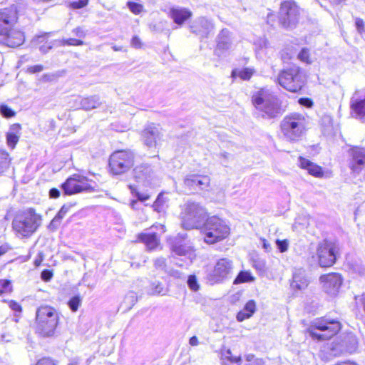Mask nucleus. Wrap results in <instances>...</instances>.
I'll list each match as a JSON object with an SVG mask.
<instances>
[{
  "label": "nucleus",
  "instance_id": "f257e3e1",
  "mask_svg": "<svg viewBox=\"0 0 365 365\" xmlns=\"http://www.w3.org/2000/svg\"><path fill=\"white\" fill-rule=\"evenodd\" d=\"M182 228H230L216 215L208 216L205 207L195 202H187L180 213Z\"/></svg>",
  "mask_w": 365,
  "mask_h": 365
},
{
  "label": "nucleus",
  "instance_id": "f03ea898",
  "mask_svg": "<svg viewBox=\"0 0 365 365\" xmlns=\"http://www.w3.org/2000/svg\"><path fill=\"white\" fill-rule=\"evenodd\" d=\"M18 19V9L16 5L0 9V43L15 48L24 43V32L15 27Z\"/></svg>",
  "mask_w": 365,
  "mask_h": 365
},
{
  "label": "nucleus",
  "instance_id": "7ed1b4c3",
  "mask_svg": "<svg viewBox=\"0 0 365 365\" xmlns=\"http://www.w3.org/2000/svg\"><path fill=\"white\" fill-rule=\"evenodd\" d=\"M341 328L342 324L338 319L324 315L316 318L307 329V333L315 341H325L336 336Z\"/></svg>",
  "mask_w": 365,
  "mask_h": 365
},
{
  "label": "nucleus",
  "instance_id": "20e7f679",
  "mask_svg": "<svg viewBox=\"0 0 365 365\" xmlns=\"http://www.w3.org/2000/svg\"><path fill=\"white\" fill-rule=\"evenodd\" d=\"M252 103L264 118H274L282 114L278 98L267 88L255 92L252 98Z\"/></svg>",
  "mask_w": 365,
  "mask_h": 365
},
{
  "label": "nucleus",
  "instance_id": "39448f33",
  "mask_svg": "<svg viewBox=\"0 0 365 365\" xmlns=\"http://www.w3.org/2000/svg\"><path fill=\"white\" fill-rule=\"evenodd\" d=\"M307 120L303 114L293 113L284 117L280 123V130L286 140L296 142L304 135Z\"/></svg>",
  "mask_w": 365,
  "mask_h": 365
},
{
  "label": "nucleus",
  "instance_id": "423d86ee",
  "mask_svg": "<svg viewBox=\"0 0 365 365\" xmlns=\"http://www.w3.org/2000/svg\"><path fill=\"white\" fill-rule=\"evenodd\" d=\"M59 322V314L49 305H41L36 310V324L37 331L43 337L53 335Z\"/></svg>",
  "mask_w": 365,
  "mask_h": 365
},
{
  "label": "nucleus",
  "instance_id": "0eeeda50",
  "mask_svg": "<svg viewBox=\"0 0 365 365\" xmlns=\"http://www.w3.org/2000/svg\"><path fill=\"white\" fill-rule=\"evenodd\" d=\"M339 251L340 248L337 243L324 240L318 244L314 257L320 267H331L336 263Z\"/></svg>",
  "mask_w": 365,
  "mask_h": 365
},
{
  "label": "nucleus",
  "instance_id": "6e6552de",
  "mask_svg": "<svg viewBox=\"0 0 365 365\" xmlns=\"http://www.w3.org/2000/svg\"><path fill=\"white\" fill-rule=\"evenodd\" d=\"M277 80L282 87L293 93L300 91L304 83V77L297 66L282 71Z\"/></svg>",
  "mask_w": 365,
  "mask_h": 365
},
{
  "label": "nucleus",
  "instance_id": "1a4fd4ad",
  "mask_svg": "<svg viewBox=\"0 0 365 365\" xmlns=\"http://www.w3.org/2000/svg\"><path fill=\"white\" fill-rule=\"evenodd\" d=\"M96 184L88 178L76 173L71 175L61 185L65 195H74L82 192H91L95 190Z\"/></svg>",
  "mask_w": 365,
  "mask_h": 365
},
{
  "label": "nucleus",
  "instance_id": "9d476101",
  "mask_svg": "<svg viewBox=\"0 0 365 365\" xmlns=\"http://www.w3.org/2000/svg\"><path fill=\"white\" fill-rule=\"evenodd\" d=\"M134 164V154L130 150H117L109 158V168L114 175L127 172Z\"/></svg>",
  "mask_w": 365,
  "mask_h": 365
},
{
  "label": "nucleus",
  "instance_id": "9b49d317",
  "mask_svg": "<svg viewBox=\"0 0 365 365\" xmlns=\"http://www.w3.org/2000/svg\"><path fill=\"white\" fill-rule=\"evenodd\" d=\"M299 8L291 1H285L281 4L279 12V21L282 27L293 29L299 19Z\"/></svg>",
  "mask_w": 365,
  "mask_h": 365
},
{
  "label": "nucleus",
  "instance_id": "f8f14e48",
  "mask_svg": "<svg viewBox=\"0 0 365 365\" xmlns=\"http://www.w3.org/2000/svg\"><path fill=\"white\" fill-rule=\"evenodd\" d=\"M350 115L356 120H365V87L357 89L352 94L350 101Z\"/></svg>",
  "mask_w": 365,
  "mask_h": 365
},
{
  "label": "nucleus",
  "instance_id": "ddd939ff",
  "mask_svg": "<svg viewBox=\"0 0 365 365\" xmlns=\"http://www.w3.org/2000/svg\"><path fill=\"white\" fill-rule=\"evenodd\" d=\"M41 220V216L31 208L15 217L12 228H38Z\"/></svg>",
  "mask_w": 365,
  "mask_h": 365
},
{
  "label": "nucleus",
  "instance_id": "4468645a",
  "mask_svg": "<svg viewBox=\"0 0 365 365\" xmlns=\"http://www.w3.org/2000/svg\"><path fill=\"white\" fill-rule=\"evenodd\" d=\"M133 176L136 182L145 187L155 186L158 180L152 168L147 164H142L133 169Z\"/></svg>",
  "mask_w": 365,
  "mask_h": 365
},
{
  "label": "nucleus",
  "instance_id": "2eb2a0df",
  "mask_svg": "<svg viewBox=\"0 0 365 365\" xmlns=\"http://www.w3.org/2000/svg\"><path fill=\"white\" fill-rule=\"evenodd\" d=\"M232 270V262L227 258H221L216 262L210 274V280L219 283L228 277Z\"/></svg>",
  "mask_w": 365,
  "mask_h": 365
},
{
  "label": "nucleus",
  "instance_id": "dca6fc26",
  "mask_svg": "<svg viewBox=\"0 0 365 365\" xmlns=\"http://www.w3.org/2000/svg\"><path fill=\"white\" fill-rule=\"evenodd\" d=\"M320 282L326 292L330 294L335 295L339 292L343 283L341 274L336 272H329L320 276Z\"/></svg>",
  "mask_w": 365,
  "mask_h": 365
},
{
  "label": "nucleus",
  "instance_id": "f3484780",
  "mask_svg": "<svg viewBox=\"0 0 365 365\" xmlns=\"http://www.w3.org/2000/svg\"><path fill=\"white\" fill-rule=\"evenodd\" d=\"M351 157L349 163L350 169L353 173H359L365 166V148L352 147L349 150Z\"/></svg>",
  "mask_w": 365,
  "mask_h": 365
},
{
  "label": "nucleus",
  "instance_id": "a211bd4d",
  "mask_svg": "<svg viewBox=\"0 0 365 365\" xmlns=\"http://www.w3.org/2000/svg\"><path fill=\"white\" fill-rule=\"evenodd\" d=\"M210 182V179L207 175H188L185 178L184 183L190 190L207 188Z\"/></svg>",
  "mask_w": 365,
  "mask_h": 365
},
{
  "label": "nucleus",
  "instance_id": "6ab92c4d",
  "mask_svg": "<svg viewBox=\"0 0 365 365\" xmlns=\"http://www.w3.org/2000/svg\"><path fill=\"white\" fill-rule=\"evenodd\" d=\"M309 280L304 270L297 269L292 275L290 287L294 292L302 291L308 287Z\"/></svg>",
  "mask_w": 365,
  "mask_h": 365
},
{
  "label": "nucleus",
  "instance_id": "aec40b11",
  "mask_svg": "<svg viewBox=\"0 0 365 365\" xmlns=\"http://www.w3.org/2000/svg\"><path fill=\"white\" fill-rule=\"evenodd\" d=\"M160 128L155 124L148 125L143 132V138L145 144L148 147L155 146L158 140H160Z\"/></svg>",
  "mask_w": 365,
  "mask_h": 365
},
{
  "label": "nucleus",
  "instance_id": "412c9836",
  "mask_svg": "<svg viewBox=\"0 0 365 365\" xmlns=\"http://www.w3.org/2000/svg\"><path fill=\"white\" fill-rule=\"evenodd\" d=\"M201 235L207 244H215L228 237V230H201Z\"/></svg>",
  "mask_w": 365,
  "mask_h": 365
},
{
  "label": "nucleus",
  "instance_id": "4be33fe9",
  "mask_svg": "<svg viewBox=\"0 0 365 365\" xmlns=\"http://www.w3.org/2000/svg\"><path fill=\"white\" fill-rule=\"evenodd\" d=\"M190 28L192 33L205 38L212 30L213 25L209 20L202 17L195 21Z\"/></svg>",
  "mask_w": 365,
  "mask_h": 365
},
{
  "label": "nucleus",
  "instance_id": "5701e85b",
  "mask_svg": "<svg viewBox=\"0 0 365 365\" xmlns=\"http://www.w3.org/2000/svg\"><path fill=\"white\" fill-rule=\"evenodd\" d=\"M298 163L299 167L307 170L309 175L319 178H321L324 176V170L322 168L310 161L309 160L303 157H299Z\"/></svg>",
  "mask_w": 365,
  "mask_h": 365
},
{
  "label": "nucleus",
  "instance_id": "b1692460",
  "mask_svg": "<svg viewBox=\"0 0 365 365\" xmlns=\"http://www.w3.org/2000/svg\"><path fill=\"white\" fill-rule=\"evenodd\" d=\"M138 241L143 242L148 251H153L157 249L160 245V238L155 232L145 233L142 232L138 235Z\"/></svg>",
  "mask_w": 365,
  "mask_h": 365
},
{
  "label": "nucleus",
  "instance_id": "393cba45",
  "mask_svg": "<svg viewBox=\"0 0 365 365\" xmlns=\"http://www.w3.org/2000/svg\"><path fill=\"white\" fill-rule=\"evenodd\" d=\"M191 16L192 13L189 9L182 7L171 8L169 11V16L178 25H182Z\"/></svg>",
  "mask_w": 365,
  "mask_h": 365
},
{
  "label": "nucleus",
  "instance_id": "a878e982",
  "mask_svg": "<svg viewBox=\"0 0 365 365\" xmlns=\"http://www.w3.org/2000/svg\"><path fill=\"white\" fill-rule=\"evenodd\" d=\"M232 43V41L230 31L226 29H222L217 36L216 52H223L229 50L231 48Z\"/></svg>",
  "mask_w": 365,
  "mask_h": 365
},
{
  "label": "nucleus",
  "instance_id": "bb28decb",
  "mask_svg": "<svg viewBox=\"0 0 365 365\" xmlns=\"http://www.w3.org/2000/svg\"><path fill=\"white\" fill-rule=\"evenodd\" d=\"M79 108L90 110L98 108L101 105V101L98 96L94 95L86 98H78L76 100Z\"/></svg>",
  "mask_w": 365,
  "mask_h": 365
},
{
  "label": "nucleus",
  "instance_id": "cd10ccee",
  "mask_svg": "<svg viewBox=\"0 0 365 365\" xmlns=\"http://www.w3.org/2000/svg\"><path fill=\"white\" fill-rule=\"evenodd\" d=\"M20 135L21 125L17 123L11 125L6 135L8 146L14 149L19 140Z\"/></svg>",
  "mask_w": 365,
  "mask_h": 365
},
{
  "label": "nucleus",
  "instance_id": "c85d7f7f",
  "mask_svg": "<svg viewBox=\"0 0 365 365\" xmlns=\"http://www.w3.org/2000/svg\"><path fill=\"white\" fill-rule=\"evenodd\" d=\"M256 311V303L253 299L249 300L243 309L237 313L236 319L238 322H243L250 318Z\"/></svg>",
  "mask_w": 365,
  "mask_h": 365
},
{
  "label": "nucleus",
  "instance_id": "c756f323",
  "mask_svg": "<svg viewBox=\"0 0 365 365\" xmlns=\"http://www.w3.org/2000/svg\"><path fill=\"white\" fill-rule=\"evenodd\" d=\"M221 365H230L228 362L232 364H240L241 362L240 356H234L230 349H225L221 351Z\"/></svg>",
  "mask_w": 365,
  "mask_h": 365
},
{
  "label": "nucleus",
  "instance_id": "7c9ffc66",
  "mask_svg": "<svg viewBox=\"0 0 365 365\" xmlns=\"http://www.w3.org/2000/svg\"><path fill=\"white\" fill-rule=\"evenodd\" d=\"M129 188L130 190V192L133 195H135L138 200H132L130 202V206L133 210H138L140 209V205L138 200L141 202L146 201L149 198V195L146 193H141L137 190V188L135 185H129Z\"/></svg>",
  "mask_w": 365,
  "mask_h": 365
},
{
  "label": "nucleus",
  "instance_id": "2f4dec72",
  "mask_svg": "<svg viewBox=\"0 0 365 365\" xmlns=\"http://www.w3.org/2000/svg\"><path fill=\"white\" fill-rule=\"evenodd\" d=\"M255 280V277L250 271H240L234 279V284H240L247 282H252Z\"/></svg>",
  "mask_w": 365,
  "mask_h": 365
},
{
  "label": "nucleus",
  "instance_id": "473e14b6",
  "mask_svg": "<svg viewBox=\"0 0 365 365\" xmlns=\"http://www.w3.org/2000/svg\"><path fill=\"white\" fill-rule=\"evenodd\" d=\"M254 73L255 70L251 68H245L241 70L235 69L232 71V76L233 78L238 76L244 81H247L250 79Z\"/></svg>",
  "mask_w": 365,
  "mask_h": 365
},
{
  "label": "nucleus",
  "instance_id": "72a5a7b5",
  "mask_svg": "<svg viewBox=\"0 0 365 365\" xmlns=\"http://www.w3.org/2000/svg\"><path fill=\"white\" fill-rule=\"evenodd\" d=\"M11 281L8 279H0V297L5 293H11L13 292Z\"/></svg>",
  "mask_w": 365,
  "mask_h": 365
},
{
  "label": "nucleus",
  "instance_id": "f704fd0d",
  "mask_svg": "<svg viewBox=\"0 0 365 365\" xmlns=\"http://www.w3.org/2000/svg\"><path fill=\"white\" fill-rule=\"evenodd\" d=\"M68 210V207L66 205H63L53 219V220L51 222L48 228H54L55 227H57L58 225V222H60V220L66 215Z\"/></svg>",
  "mask_w": 365,
  "mask_h": 365
},
{
  "label": "nucleus",
  "instance_id": "c9c22d12",
  "mask_svg": "<svg viewBox=\"0 0 365 365\" xmlns=\"http://www.w3.org/2000/svg\"><path fill=\"white\" fill-rule=\"evenodd\" d=\"M81 302L82 297L79 294H77L72 297L68 301V305L72 312H76L81 305Z\"/></svg>",
  "mask_w": 365,
  "mask_h": 365
},
{
  "label": "nucleus",
  "instance_id": "e433bc0d",
  "mask_svg": "<svg viewBox=\"0 0 365 365\" xmlns=\"http://www.w3.org/2000/svg\"><path fill=\"white\" fill-rule=\"evenodd\" d=\"M166 199L163 194H159L153 203V208L158 212H162L165 210Z\"/></svg>",
  "mask_w": 365,
  "mask_h": 365
},
{
  "label": "nucleus",
  "instance_id": "4c0bfd02",
  "mask_svg": "<svg viewBox=\"0 0 365 365\" xmlns=\"http://www.w3.org/2000/svg\"><path fill=\"white\" fill-rule=\"evenodd\" d=\"M245 365H264V361L262 359L256 357L254 354H250L245 356Z\"/></svg>",
  "mask_w": 365,
  "mask_h": 365
},
{
  "label": "nucleus",
  "instance_id": "58836bf2",
  "mask_svg": "<svg viewBox=\"0 0 365 365\" xmlns=\"http://www.w3.org/2000/svg\"><path fill=\"white\" fill-rule=\"evenodd\" d=\"M309 220L310 219L307 215H300L295 220L293 228H298L299 227H307L310 226Z\"/></svg>",
  "mask_w": 365,
  "mask_h": 365
},
{
  "label": "nucleus",
  "instance_id": "ea45409f",
  "mask_svg": "<svg viewBox=\"0 0 365 365\" xmlns=\"http://www.w3.org/2000/svg\"><path fill=\"white\" fill-rule=\"evenodd\" d=\"M10 163L9 155L7 152L0 150V173L6 168Z\"/></svg>",
  "mask_w": 365,
  "mask_h": 365
},
{
  "label": "nucleus",
  "instance_id": "a19ab883",
  "mask_svg": "<svg viewBox=\"0 0 365 365\" xmlns=\"http://www.w3.org/2000/svg\"><path fill=\"white\" fill-rule=\"evenodd\" d=\"M297 58L299 61L303 63H306L309 64L312 63V60L310 58L309 51L307 48H303L300 52L298 53Z\"/></svg>",
  "mask_w": 365,
  "mask_h": 365
},
{
  "label": "nucleus",
  "instance_id": "79ce46f5",
  "mask_svg": "<svg viewBox=\"0 0 365 365\" xmlns=\"http://www.w3.org/2000/svg\"><path fill=\"white\" fill-rule=\"evenodd\" d=\"M0 113L4 118H11L15 115V112L7 105L1 104L0 106Z\"/></svg>",
  "mask_w": 365,
  "mask_h": 365
},
{
  "label": "nucleus",
  "instance_id": "37998d69",
  "mask_svg": "<svg viewBox=\"0 0 365 365\" xmlns=\"http://www.w3.org/2000/svg\"><path fill=\"white\" fill-rule=\"evenodd\" d=\"M127 6L130 11L135 14H139L143 9V5L136 2L128 1Z\"/></svg>",
  "mask_w": 365,
  "mask_h": 365
},
{
  "label": "nucleus",
  "instance_id": "c03bdc74",
  "mask_svg": "<svg viewBox=\"0 0 365 365\" xmlns=\"http://www.w3.org/2000/svg\"><path fill=\"white\" fill-rule=\"evenodd\" d=\"M88 0H68L70 7L74 9H81L88 4Z\"/></svg>",
  "mask_w": 365,
  "mask_h": 365
},
{
  "label": "nucleus",
  "instance_id": "a18cd8bd",
  "mask_svg": "<svg viewBox=\"0 0 365 365\" xmlns=\"http://www.w3.org/2000/svg\"><path fill=\"white\" fill-rule=\"evenodd\" d=\"M275 242H276L277 248L279 249L280 252H284L287 251V250L289 248V242L287 239H283V240L277 239Z\"/></svg>",
  "mask_w": 365,
  "mask_h": 365
},
{
  "label": "nucleus",
  "instance_id": "49530a36",
  "mask_svg": "<svg viewBox=\"0 0 365 365\" xmlns=\"http://www.w3.org/2000/svg\"><path fill=\"white\" fill-rule=\"evenodd\" d=\"M187 284L190 289L192 291H197L199 289V284L197 278L195 275H190L187 280Z\"/></svg>",
  "mask_w": 365,
  "mask_h": 365
},
{
  "label": "nucleus",
  "instance_id": "de8ad7c7",
  "mask_svg": "<svg viewBox=\"0 0 365 365\" xmlns=\"http://www.w3.org/2000/svg\"><path fill=\"white\" fill-rule=\"evenodd\" d=\"M51 34H52L51 32H48V33H42L41 34L36 35L34 38L33 42L36 44L43 43V42L46 41L48 38V37L51 36Z\"/></svg>",
  "mask_w": 365,
  "mask_h": 365
},
{
  "label": "nucleus",
  "instance_id": "09e8293b",
  "mask_svg": "<svg viewBox=\"0 0 365 365\" xmlns=\"http://www.w3.org/2000/svg\"><path fill=\"white\" fill-rule=\"evenodd\" d=\"M34 365H57L56 361L48 356L39 359Z\"/></svg>",
  "mask_w": 365,
  "mask_h": 365
},
{
  "label": "nucleus",
  "instance_id": "8fccbe9b",
  "mask_svg": "<svg viewBox=\"0 0 365 365\" xmlns=\"http://www.w3.org/2000/svg\"><path fill=\"white\" fill-rule=\"evenodd\" d=\"M4 301L7 302L9 307L11 308V310L16 312H21L23 311L22 306L18 302L15 300Z\"/></svg>",
  "mask_w": 365,
  "mask_h": 365
},
{
  "label": "nucleus",
  "instance_id": "3c124183",
  "mask_svg": "<svg viewBox=\"0 0 365 365\" xmlns=\"http://www.w3.org/2000/svg\"><path fill=\"white\" fill-rule=\"evenodd\" d=\"M63 45H68V46H81L83 44V41L81 39H76L73 38H70L68 39H63Z\"/></svg>",
  "mask_w": 365,
  "mask_h": 365
},
{
  "label": "nucleus",
  "instance_id": "603ef678",
  "mask_svg": "<svg viewBox=\"0 0 365 365\" xmlns=\"http://www.w3.org/2000/svg\"><path fill=\"white\" fill-rule=\"evenodd\" d=\"M53 276V272L51 269H45L41 272V277L44 282H49Z\"/></svg>",
  "mask_w": 365,
  "mask_h": 365
},
{
  "label": "nucleus",
  "instance_id": "864d4df0",
  "mask_svg": "<svg viewBox=\"0 0 365 365\" xmlns=\"http://www.w3.org/2000/svg\"><path fill=\"white\" fill-rule=\"evenodd\" d=\"M44 254L43 252H38L36 259L34 261V264L36 267H38L42 264L43 261L44 260Z\"/></svg>",
  "mask_w": 365,
  "mask_h": 365
},
{
  "label": "nucleus",
  "instance_id": "5fc2aeb1",
  "mask_svg": "<svg viewBox=\"0 0 365 365\" xmlns=\"http://www.w3.org/2000/svg\"><path fill=\"white\" fill-rule=\"evenodd\" d=\"M299 103L307 108H311L313 106V101L309 98H299Z\"/></svg>",
  "mask_w": 365,
  "mask_h": 365
},
{
  "label": "nucleus",
  "instance_id": "6e6d98bb",
  "mask_svg": "<svg viewBox=\"0 0 365 365\" xmlns=\"http://www.w3.org/2000/svg\"><path fill=\"white\" fill-rule=\"evenodd\" d=\"M72 32L78 38H84L86 36V31L82 27H77L74 29Z\"/></svg>",
  "mask_w": 365,
  "mask_h": 365
},
{
  "label": "nucleus",
  "instance_id": "4d7b16f0",
  "mask_svg": "<svg viewBox=\"0 0 365 365\" xmlns=\"http://www.w3.org/2000/svg\"><path fill=\"white\" fill-rule=\"evenodd\" d=\"M17 230L16 235L20 237V236H29V235H31L36 230H25V229H23V230Z\"/></svg>",
  "mask_w": 365,
  "mask_h": 365
},
{
  "label": "nucleus",
  "instance_id": "13d9d810",
  "mask_svg": "<svg viewBox=\"0 0 365 365\" xmlns=\"http://www.w3.org/2000/svg\"><path fill=\"white\" fill-rule=\"evenodd\" d=\"M43 66L42 65H35L28 68V71L31 73H35L42 71Z\"/></svg>",
  "mask_w": 365,
  "mask_h": 365
},
{
  "label": "nucleus",
  "instance_id": "bf43d9fd",
  "mask_svg": "<svg viewBox=\"0 0 365 365\" xmlns=\"http://www.w3.org/2000/svg\"><path fill=\"white\" fill-rule=\"evenodd\" d=\"M333 365H359L357 362L352 360H344L336 362Z\"/></svg>",
  "mask_w": 365,
  "mask_h": 365
},
{
  "label": "nucleus",
  "instance_id": "052dcab7",
  "mask_svg": "<svg viewBox=\"0 0 365 365\" xmlns=\"http://www.w3.org/2000/svg\"><path fill=\"white\" fill-rule=\"evenodd\" d=\"M131 45L136 48H140L141 41L140 38L138 36L133 37L131 39Z\"/></svg>",
  "mask_w": 365,
  "mask_h": 365
},
{
  "label": "nucleus",
  "instance_id": "680f3d73",
  "mask_svg": "<svg viewBox=\"0 0 365 365\" xmlns=\"http://www.w3.org/2000/svg\"><path fill=\"white\" fill-rule=\"evenodd\" d=\"M11 249V246L8 244H4L0 246V257L5 255L8 251Z\"/></svg>",
  "mask_w": 365,
  "mask_h": 365
},
{
  "label": "nucleus",
  "instance_id": "e2e57ef3",
  "mask_svg": "<svg viewBox=\"0 0 365 365\" xmlns=\"http://www.w3.org/2000/svg\"><path fill=\"white\" fill-rule=\"evenodd\" d=\"M355 24H356V27L357 30L359 31V32L361 33L364 27V24L363 20L361 19H356Z\"/></svg>",
  "mask_w": 365,
  "mask_h": 365
},
{
  "label": "nucleus",
  "instance_id": "0e129e2a",
  "mask_svg": "<svg viewBox=\"0 0 365 365\" xmlns=\"http://www.w3.org/2000/svg\"><path fill=\"white\" fill-rule=\"evenodd\" d=\"M49 195L51 198H57L60 196V190L57 188H51L49 191Z\"/></svg>",
  "mask_w": 365,
  "mask_h": 365
},
{
  "label": "nucleus",
  "instance_id": "69168bd1",
  "mask_svg": "<svg viewBox=\"0 0 365 365\" xmlns=\"http://www.w3.org/2000/svg\"><path fill=\"white\" fill-rule=\"evenodd\" d=\"M165 258H158L155 260L154 264L155 267H164L165 266Z\"/></svg>",
  "mask_w": 365,
  "mask_h": 365
},
{
  "label": "nucleus",
  "instance_id": "338daca9",
  "mask_svg": "<svg viewBox=\"0 0 365 365\" xmlns=\"http://www.w3.org/2000/svg\"><path fill=\"white\" fill-rule=\"evenodd\" d=\"M56 78V76L55 74H44L42 76V79L43 81H52L55 80Z\"/></svg>",
  "mask_w": 365,
  "mask_h": 365
},
{
  "label": "nucleus",
  "instance_id": "774afa93",
  "mask_svg": "<svg viewBox=\"0 0 365 365\" xmlns=\"http://www.w3.org/2000/svg\"><path fill=\"white\" fill-rule=\"evenodd\" d=\"M189 343L191 346H197L199 344L197 337L196 336H192L189 340Z\"/></svg>",
  "mask_w": 365,
  "mask_h": 365
}]
</instances>
